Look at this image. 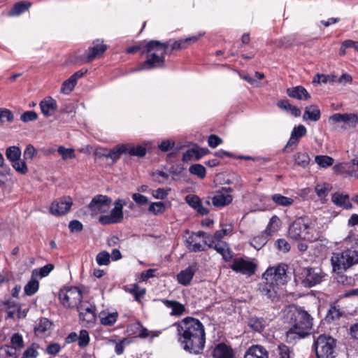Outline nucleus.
<instances>
[{"mask_svg":"<svg viewBox=\"0 0 358 358\" xmlns=\"http://www.w3.org/2000/svg\"><path fill=\"white\" fill-rule=\"evenodd\" d=\"M177 328L178 340L182 348L194 354H200L206 343L203 325L197 319L185 318L181 323H175Z\"/></svg>","mask_w":358,"mask_h":358,"instance_id":"1","label":"nucleus"},{"mask_svg":"<svg viewBox=\"0 0 358 358\" xmlns=\"http://www.w3.org/2000/svg\"><path fill=\"white\" fill-rule=\"evenodd\" d=\"M285 322L289 325L286 333V341L292 343L310 334L313 327L310 315L301 307L291 305L283 311Z\"/></svg>","mask_w":358,"mask_h":358,"instance_id":"2","label":"nucleus"},{"mask_svg":"<svg viewBox=\"0 0 358 358\" xmlns=\"http://www.w3.org/2000/svg\"><path fill=\"white\" fill-rule=\"evenodd\" d=\"M322 223L317 218L298 217L289 227L288 236L293 240H318L323 230Z\"/></svg>","mask_w":358,"mask_h":358,"instance_id":"3","label":"nucleus"},{"mask_svg":"<svg viewBox=\"0 0 358 358\" xmlns=\"http://www.w3.org/2000/svg\"><path fill=\"white\" fill-rule=\"evenodd\" d=\"M264 282L260 285L262 294L272 301L278 299L282 293V286L287 282L285 266L270 267L263 274Z\"/></svg>","mask_w":358,"mask_h":358,"instance_id":"4","label":"nucleus"},{"mask_svg":"<svg viewBox=\"0 0 358 358\" xmlns=\"http://www.w3.org/2000/svg\"><path fill=\"white\" fill-rule=\"evenodd\" d=\"M169 45V43H161L159 41L148 42L142 47L143 52L147 54L148 59L140 64L137 70L163 67L165 61L164 56Z\"/></svg>","mask_w":358,"mask_h":358,"instance_id":"5","label":"nucleus"},{"mask_svg":"<svg viewBox=\"0 0 358 358\" xmlns=\"http://www.w3.org/2000/svg\"><path fill=\"white\" fill-rule=\"evenodd\" d=\"M331 262L334 272L342 273L358 264V252L352 249H348L334 252L331 257Z\"/></svg>","mask_w":358,"mask_h":358,"instance_id":"6","label":"nucleus"},{"mask_svg":"<svg viewBox=\"0 0 358 358\" xmlns=\"http://www.w3.org/2000/svg\"><path fill=\"white\" fill-rule=\"evenodd\" d=\"M313 348L317 358H334L336 340L327 335L319 336L314 341Z\"/></svg>","mask_w":358,"mask_h":358,"instance_id":"7","label":"nucleus"},{"mask_svg":"<svg viewBox=\"0 0 358 358\" xmlns=\"http://www.w3.org/2000/svg\"><path fill=\"white\" fill-rule=\"evenodd\" d=\"M61 303L66 308H74L82 303L83 298L80 290L77 287L61 289L59 294Z\"/></svg>","mask_w":358,"mask_h":358,"instance_id":"8","label":"nucleus"},{"mask_svg":"<svg viewBox=\"0 0 358 358\" xmlns=\"http://www.w3.org/2000/svg\"><path fill=\"white\" fill-rule=\"evenodd\" d=\"M257 267V264L248 257L235 258L230 266L234 272L249 277L255 273Z\"/></svg>","mask_w":358,"mask_h":358,"instance_id":"9","label":"nucleus"},{"mask_svg":"<svg viewBox=\"0 0 358 358\" xmlns=\"http://www.w3.org/2000/svg\"><path fill=\"white\" fill-rule=\"evenodd\" d=\"M210 236L205 232L192 233L186 240L187 248L193 252L205 251V245L209 244Z\"/></svg>","mask_w":358,"mask_h":358,"instance_id":"10","label":"nucleus"},{"mask_svg":"<svg viewBox=\"0 0 358 358\" xmlns=\"http://www.w3.org/2000/svg\"><path fill=\"white\" fill-rule=\"evenodd\" d=\"M79 317L83 324L92 327L96 321V308L88 301H83L77 307Z\"/></svg>","mask_w":358,"mask_h":358,"instance_id":"11","label":"nucleus"},{"mask_svg":"<svg viewBox=\"0 0 358 358\" xmlns=\"http://www.w3.org/2000/svg\"><path fill=\"white\" fill-rule=\"evenodd\" d=\"M126 205V202L122 199H117L115 201V206L111 210L110 213L106 215H101L99 218V221L102 224H110L120 223L123 220V206Z\"/></svg>","mask_w":358,"mask_h":358,"instance_id":"12","label":"nucleus"},{"mask_svg":"<svg viewBox=\"0 0 358 358\" xmlns=\"http://www.w3.org/2000/svg\"><path fill=\"white\" fill-rule=\"evenodd\" d=\"M112 200L106 195L99 194L93 197L88 205L92 215L106 213L110 208Z\"/></svg>","mask_w":358,"mask_h":358,"instance_id":"13","label":"nucleus"},{"mask_svg":"<svg viewBox=\"0 0 358 358\" xmlns=\"http://www.w3.org/2000/svg\"><path fill=\"white\" fill-rule=\"evenodd\" d=\"M329 121L331 124L343 123V129H354L358 124V116L355 113H335L329 117Z\"/></svg>","mask_w":358,"mask_h":358,"instance_id":"14","label":"nucleus"},{"mask_svg":"<svg viewBox=\"0 0 358 358\" xmlns=\"http://www.w3.org/2000/svg\"><path fill=\"white\" fill-rule=\"evenodd\" d=\"M73 205L72 199L69 196H64L54 201L50 207L51 214L60 216L67 213Z\"/></svg>","mask_w":358,"mask_h":358,"instance_id":"15","label":"nucleus"},{"mask_svg":"<svg viewBox=\"0 0 358 358\" xmlns=\"http://www.w3.org/2000/svg\"><path fill=\"white\" fill-rule=\"evenodd\" d=\"M302 283L305 287H311L322 282L324 275L318 268H305Z\"/></svg>","mask_w":358,"mask_h":358,"instance_id":"16","label":"nucleus"},{"mask_svg":"<svg viewBox=\"0 0 358 358\" xmlns=\"http://www.w3.org/2000/svg\"><path fill=\"white\" fill-rule=\"evenodd\" d=\"M107 46L103 43L102 41L97 39L94 41L92 45L88 48V53L85 58H80L83 63H90L100 57L106 51Z\"/></svg>","mask_w":358,"mask_h":358,"instance_id":"17","label":"nucleus"},{"mask_svg":"<svg viewBox=\"0 0 358 358\" xmlns=\"http://www.w3.org/2000/svg\"><path fill=\"white\" fill-rule=\"evenodd\" d=\"M306 128L302 124L294 127L284 150L286 152L293 151L296 148L300 138L304 136L306 134Z\"/></svg>","mask_w":358,"mask_h":358,"instance_id":"18","label":"nucleus"},{"mask_svg":"<svg viewBox=\"0 0 358 358\" xmlns=\"http://www.w3.org/2000/svg\"><path fill=\"white\" fill-rule=\"evenodd\" d=\"M231 188H224L217 191L215 195L212 198V203L214 206L217 208H222L227 205H229L232 202L233 197L229 194L231 192Z\"/></svg>","mask_w":358,"mask_h":358,"instance_id":"19","label":"nucleus"},{"mask_svg":"<svg viewBox=\"0 0 358 358\" xmlns=\"http://www.w3.org/2000/svg\"><path fill=\"white\" fill-rule=\"evenodd\" d=\"M198 265L196 263L189 265L185 269L179 272L176 275L178 282L183 286H188L198 271Z\"/></svg>","mask_w":358,"mask_h":358,"instance_id":"20","label":"nucleus"},{"mask_svg":"<svg viewBox=\"0 0 358 358\" xmlns=\"http://www.w3.org/2000/svg\"><path fill=\"white\" fill-rule=\"evenodd\" d=\"M215 243V241L210 238L208 247L213 248L218 253H220L225 262H229L232 259L229 248L225 242L217 241Z\"/></svg>","mask_w":358,"mask_h":358,"instance_id":"21","label":"nucleus"},{"mask_svg":"<svg viewBox=\"0 0 358 358\" xmlns=\"http://www.w3.org/2000/svg\"><path fill=\"white\" fill-rule=\"evenodd\" d=\"M334 169H338L340 173L346 172L349 176L358 178V154L350 163L336 166Z\"/></svg>","mask_w":358,"mask_h":358,"instance_id":"22","label":"nucleus"},{"mask_svg":"<svg viewBox=\"0 0 358 358\" xmlns=\"http://www.w3.org/2000/svg\"><path fill=\"white\" fill-rule=\"evenodd\" d=\"M167 308L171 310L169 313L171 316H181L185 312V307L181 303L175 300L162 299L159 300Z\"/></svg>","mask_w":358,"mask_h":358,"instance_id":"23","label":"nucleus"},{"mask_svg":"<svg viewBox=\"0 0 358 358\" xmlns=\"http://www.w3.org/2000/svg\"><path fill=\"white\" fill-rule=\"evenodd\" d=\"M39 106L42 113L45 117L52 115L57 108V101L50 96L46 97L42 100Z\"/></svg>","mask_w":358,"mask_h":358,"instance_id":"24","label":"nucleus"},{"mask_svg":"<svg viewBox=\"0 0 358 358\" xmlns=\"http://www.w3.org/2000/svg\"><path fill=\"white\" fill-rule=\"evenodd\" d=\"M214 358H234L232 349L224 343H219L213 352Z\"/></svg>","mask_w":358,"mask_h":358,"instance_id":"25","label":"nucleus"},{"mask_svg":"<svg viewBox=\"0 0 358 358\" xmlns=\"http://www.w3.org/2000/svg\"><path fill=\"white\" fill-rule=\"evenodd\" d=\"M244 358H268L266 349L259 345H252L246 351Z\"/></svg>","mask_w":358,"mask_h":358,"instance_id":"26","label":"nucleus"},{"mask_svg":"<svg viewBox=\"0 0 358 358\" xmlns=\"http://www.w3.org/2000/svg\"><path fill=\"white\" fill-rule=\"evenodd\" d=\"M186 202L199 214L203 215L208 213V210L202 206L201 201L199 196L196 195H187L185 198Z\"/></svg>","mask_w":358,"mask_h":358,"instance_id":"27","label":"nucleus"},{"mask_svg":"<svg viewBox=\"0 0 358 358\" xmlns=\"http://www.w3.org/2000/svg\"><path fill=\"white\" fill-rule=\"evenodd\" d=\"M331 201L337 206L342 207L345 209H351L352 208L349 196L347 194L336 192L332 195Z\"/></svg>","mask_w":358,"mask_h":358,"instance_id":"28","label":"nucleus"},{"mask_svg":"<svg viewBox=\"0 0 358 358\" xmlns=\"http://www.w3.org/2000/svg\"><path fill=\"white\" fill-rule=\"evenodd\" d=\"M287 91V94L290 97L297 99L299 100H307L310 98V95L308 91L302 86H296L294 87L288 88Z\"/></svg>","mask_w":358,"mask_h":358,"instance_id":"29","label":"nucleus"},{"mask_svg":"<svg viewBox=\"0 0 358 358\" xmlns=\"http://www.w3.org/2000/svg\"><path fill=\"white\" fill-rule=\"evenodd\" d=\"M320 118V110L315 105L307 106L305 108V112L303 115V119L305 121L310 120L316 122Z\"/></svg>","mask_w":358,"mask_h":358,"instance_id":"30","label":"nucleus"},{"mask_svg":"<svg viewBox=\"0 0 358 358\" xmlns=\"http://www.w3.org/2000/svg\"><path fill=\"white\" fill-rule=\"evenodd\" d=\"M201 34L198 36H193L185 39H180L179 41H174L171 45L172 50H180L187 48L192 43L196 42L201 36Z\"/></svg>","mask_w":358,"mask_h":358,"instance_id":"31","label":"nucleus"},{"mask_svg":"<svg viewBox=\"0 0 358 358\" xmlns=\"http://www.w3.org/2000/svg\"><path fill=\"white\" fill-rule=\"evenodd\" d=\"M293 158L295 162V164L302 168L307 167L310 162V156L305 152H296L294 155Z\"/></svg>","mask_w":358,"mask_h":358,"instance_id":"32","label":"nucleus"},{"mask_svg":"<svg viewBox=\"0 0 358 358\" xmlns=\"http://www.w3.org/2000/svg\"><path fill=\"white\" fill-rule=\"evenodd\" d=\"M271 200L278 206L288 207L294 203V199L285 196L280 194H275L271 196Z\"/></svg>","mask_w":358,"mask_h":358,"instance_id":"33","label":"nucleus"},{"mask_svg":"<svg viewBox=\"0 0 358 358\" xmlns=\"http://www.w3.org/2000/svg\"><path fill=\"white\" fill-rule=\"evenodd\" d=\"M280 224L281 221L279 219V217L276 215H273L271 218L267 225V227L264 233L266 234L268 236L273 235L275 232H276L278 230V229L280 227Z\"/></svg>","mask_w":358,"mask_h":358,"instance_id":"34","label":"nucleus"},{"mask_svg":"<svg viewBox=\"0 0 358 358\" xmlns=\"http://www.w3.org/2000/svg\"><path fill=\"white\" fill-rule=\"evenodd\" d=\"M127 152V145L122 144L115 147L113 149L108 150V157L111 159L113 161H116L122 154Z\"/></svg>","mask_w":358,"mask_h":358,"instance_id":"35","label":"nucleus"},{"mask_svg":"<svg viewBox=\"0 0 358 358\" xmlns=\"http://www.w3.org/2000/svg\"><path fill=\"white\" fill-rule=\"evenodd\" d=\"M29 2H18L15 3L13 8L8 12L9 16H17L25 12L30 7Z\"/></svg>","mask_w":358,"mask_h":358,"instance_id":"36","label":"nucleus"},{"mask_svg":"<svg viewBox=\"0 0 358 358\" xmlns=\"http://www.w3.org/2000/svg\"><path fill=\"white\" fill-rule=\"evenodd\" d=\"M233 226L231 224H222V229L216 231L213 237H210L213 240L220 241L224 236L229 235L232 233Z\"/></svg>","mask_w":358,"mask_h":358,"instance_id":"37","label":"nucleus"},{"mask_svg":"<svg viewBox=\"0 0 358 358\" xmlns=\"http://www.w3.org/2000/svg\"><path fill=\"white\" fill-rule=\"evenodd\" d=\"M21 154V150L17 146H10L6 150V157L10 163L20 159Z\"/></svg>","mask_w":358,"mask_h":358,"instance_id":"38","label":"nucleus"},{"mask_svg":"<svg viewBox=\"0 0 358 358\" xmlns=\"http://www.w3.org/2000/svg\"><path fill=\"white\" fill-rule=\"evenodd\" d=\"M127 152L131 156L144 157L146 154V148L145 146L138 145L136 146L132 145H127Z\"/></svg>","mask_w":358,"mask_h":358,"instance_id":"39","label":"nucleus"},{"mask_svg":"<svg viewBox=\"0 0 358 358\" xmlns=\"http://www.w3.org/2000/svg\"><path fill=\"white\" fill-rule=\"evenodd\" d=\"M53 269L54 265L52 264H48L41 268L34 269L32 275L33 277L42 278L48 276Z\"/></svg>","mask_w":358,"mask_h":358,"instance_id":"40","label":"nucleus"},{"mask_svg":"<svg viewBox=\"0 0 358 358\" xmlns=\"http://www.w3.org/2000/svg\"><path fill=\"white\" fill-rule=\"evenodd\" d=\"M248 325L253 330L260 332L266 326V321L262 317H251L249 320Z\"/></svg>","mask_w":358,"mask_h":358,"instance_id":"41","label":"nucleus"},{"mask_svg":"<svg viewBox=\"0 0 358 358\" xmlns=\"http://www.w3.org/2000/svg\"><path fill=\"white\" fill-rule=\"evenodd\" d=\"M38 287L39 283L36 280V277H33V275H31V278L24 286V292L26 294L31 296L38 291Z\"/></svg>","mask_w":358,"mask_h":358,"instance_id":"42","label":"nucleus"},{"mask_svg":"<svg viewBox=\"0 0 358 358\" xmlns=\"http://www.w3.org/2000/svg\"><path fill=\"white\" fill-rule=\"evenodd\" d=\"M117 319V313H110L107 314L102 313L100 315L101 323L106 326H112L116 322Z\"/></svg>","mask_w":358,"mask_h":358,"instance_id":"43","label":"nucleus"},{"mask_svg":"<svg viewBox=\"0 0 358 358\" xmlns=\"http://www.w3.org/2000/svg\"><path fill=\"white\" fill-rule=\"evenodd\" d=\"M148 210L154 215H159L163 214L166 210L165 204L163 202H152Z\"/></svg>","mask_w":358,"mask_h":358,"instance_id":"44","label":"nucleus"},{"mask_svg":"<svg viewBox=\"0 0 358 358\" xmlns=\"http://www.w3.org/2000/svg\"><path fill=\"white\" fill-rule=\"evenodd\" d=\"M315 162L322 168H327L333 165L334 159L327 155H317Z\"/></svg>","mask_w":358,"mask_h":358,"instance_id":"45","label":"nucleus"},{"mask_svg":"<svg viewBox=\"0 0 358 358\" xmlns=\"http://www.w3.org/2000/svg\"><path fill=\"white\" fill-rule=\"evenodd\" d=\"M268 241V236L264 233L254 237L251 241V245L257 250L261 249Z\"/></svg>","mask_w":358,"mask_h":358,"instance_id":"46","label":"nucleus"},{"mask_svg":"<svg viewBox=\"0 0 358 358\" xmlns=\"http://www.w3.org/2000/svg\"><path fill=\"white\" fill-rule=\"evenodd\" d=\"M203 154L200 153L199 150L198 149L192 148L189 149L185 152L182 155V161L184 162H187L190 160L199 159Z\"/></svg>","mask_w":358,"mask_h":358,"instance_id":"47","label":"nucleus"},{"mask_svg":"<svg viewBox=\"0 0 358 358\" xmlns=\"http://www.w3.org/2000/svg\"><path fill=\"white\" fill-rule=\"evenodd\" d=\"M343 313L336 306H331L327 314L326 319L328 322H331L338 320Z\"/></svg>","mask_w":358,"mask_h":358,"instance_id":"48","label":"nucleus"},{"mask_svg":"<svg viewBox=\"0 0 358 358\" xmlns=\"http://www.w3.org/2000/svg\"><path fill=\"white\" fill-rule=\"evenodd\" d=\"M189 171L191 174L195 175L201 179L205 178L206 173V168L200 164L192 165Z\"/></svg>","mask_w":358,"mask_h":358,"instance_id":"49","label":"nucleus"},{"mask_svg":"<svg viewBox=\"0 0 358 358\" xmlns=\"http://www.w3.org/2000/svg\"><path fill=\"white\" fill-rule=\"evenodd\" d=\"M14 120V115L13 113L5 108H0V124H4L5 122L10 123Z\"/></svg>","mask_w":358,"mask_h":358,"instance_id":"50","label":"nucleus"},{"mask_svg":"<svg viewBox=\"0 0 358 358\" xmlns=\"http://www.w3.org/2000/svg\"><path fill=\"white\" fill-rule=\"evenodd\" d=\"M90 343V336L87 330L83 329L80 331L78 335V345L80 348H85Z\"/></svg>","mask_w":358,"mask_h":358,"instance_id":"51","label":"nucleus"},{"mask_svg":"<svg viewBox=\"0 0 358 358\" xmlns=\"http://www.w3.org/2000/svg\"><path fill=\"white\" fill-rule=\"evenodd\" d=\"M26 160L17 159L15 162H12L13 168L17 172L22 175L28 172V167L25 162Z\"/></svg>","mask_w":358,"mask_h":358,"instance_id":"52","label":"nucleus"},{"mask_svg":"<svg viewBox=\"0 0 358 358\" xmlns=\"http://www.w3.org/2000/svg\"><path fill=\"white\" fill-rule=\"evenodd\" d=\"M76 83H77L70 77L62 83L61 92L66 94H69L74 89Z\"/></svg>","mask_w":358,"mask_h":358,"instance_id":"53","label":"nucleus"},{"mask_svg":"<svg viewBox=\"0 0 358 358\" xmlns=\"http://www.w3.org/2000/svg\"><path fill=\"white\" fill-rule=\"evenodd\" d=\"M39 346L38 344L33 343L22 354V358H36L38 355V349Z\"/></svg>","mask_w":358,"mask_h":358,"instance_id":"54","label":"nucleus"},{"mask_svg":"<svg viewBox=\"0 0 358 358\" xmlns=\"http://www.w3.org/2000/svg\"><path fill=\"white\" fill-rule=\"evenodd\" d=\"M331 189V186L327 183L318 184L315 187V191L319 197L326 196Z\"/></svg>","mask_w":358,"mask_h":358,"instance_id":"55","label":"nucleus"},{"mask_svg":"<svg viewBox=\"0 0 358 358\" xmlns=\"http://www.w3.org/2000/svg\"><path fill=\"white\" fill-rule=\"evenodd\" d=\"M52 327V322L47 318H42L40 320L38 324L36 327V331L38 332L43 333L49 330Z\"/></svg>","mask_w":358,"mask_h":358,"instance_id":"56","label":"nucleus"},{"mask_svg":"<svg viewBox=\"0 0 358 358\" xmlns=\"http://www.w3.org/2000/svg\"><path fill=\"white\" fill-rule=\"evenodd\" d=\"M96 261L99 266L108 265L110 263V255L108 252H99L96 257Z\"/></svg>","mask_w":358,"mask_h":358,"instance_id":"57","label":"nucleus"},{"mask_svg":"<svg viewBox=\"0 0 358 358\" xmlns=\"http://www.w3.org/2000/svg\"><path fill=\"white\" fill-rule=\"evenodd\" d=\"M57 152L62 155L63 159H73L75 157L74 150L72 148H65L63 146L59 147Z\"/></svg>","mask_w":358,"mask_h":358,"instance_id":"58","label":"nucleus"},{"mask_svg":"<svg viewBox=\"0 0 358 358\" xmlns=\"http://www.w3.org/2000/svg\"><path fill=\"white\" fill-rule=\"evenodd\" d=\"M170 189L159 188L157 189L151 190L152 196L156 199H164L167 195Z\"/></svg>","mask_w":358,"mask_h":358,"instance_id":"59","label":"nucleus"},{"mask_svg":"<svg viewBox=\"0 0 358 358\" xmlns=\"http://www.w3.org/2000/svg\"><path fill=\"white\" fill-rule=\"evenodd\" d=\"M175 145V141L170 139L163 140L159 145L158 148L162 152H168L171 150Z\"/></svg>","mask_w":358,"mask_h":358,"instance_id":"60","label":"nucleus"},{"mask_svg":"<svg viewBox=\"0 0 358 358\" xmlns=\"http://www.w3.org/2000/svg\"><path fill=\"white\" fill-rule=\"evenodd\" d=\"M36 153L35 148L31 144L28 145L23 153L24 160H31Z\"/></svg>","mask_w":358,"mask_h":358,"instance_id":"61","label":"nucleus"},{"mask_svg":"<svg viewBox=\"0 0 358 358\" xmlns=\"http://www.w3.org/2000/svg\"><path fill=\"white\" fill-rule=\"evenodd\" d=\"M38 118V115L33 110L26 111L21 115L20 120L24 122L34 121Z\"/></svg>","mask_w":358,"mask_h":358,"instance_id":"62","label":"nucleus"},{"mask_svg":"<svg viewBox=\"0 0 358 358\" xmlns=\"http://www.w3.org/2000/svg\"><path fill=\"white\" fill-rule=\"evenodd\" d=\"M11 345L15 349H20L23 347L22 336L19 334H15L11 338Z\"/></svg>","mask_w":358,"mask_h":358,"instance_id":"63","label":"nucleus"},{"mask_svg":"<svg viewBox=\"0 0 358 358\" xmlns=\"http://www.w3.org/2000/svg\"><path fill=\"white\" fill-rule=\"evenodd\" d=\"M278 350L279 354L280 356V358H292L293 353L290 350V349L285 345H280L278 346Z\"/></svg>","mask_w":358,"mask_h":358,"instance_id":"64","label":"nucleus"}]
</instances>
